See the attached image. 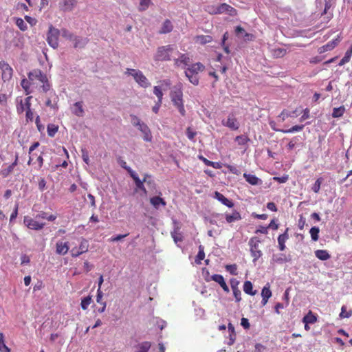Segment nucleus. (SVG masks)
<instances>
[{"instance_id": "obj_32", "label": "nucleus", "mask_w": 352, "mask_h": 352, "mask_svg": "<svg viewBox=\"0 0 352 352\" xmlns=\"http://www.w3.org/2000/svg\"><path fill=\"white\" fill-rule=\"evenodd\" d=\"M36 218L47 219L49 221H54L56 219L57 216L53 214L48 215L47 212L41 211L36 215Z\"/></svg>"}, {"instance_id": "obj_57", "label": "nucleus", "mask_w": 352, "mask_h": 352, "mask_svg": "<svg viewBox=\"0 0 352 352\" xmlns=\"http://www.w3.org/2000/svg\"><path fill=\"white\" fill-rule=\"evenodd\" d=\"M320 185H321V180H320V179H318L315 182L314 184L312 186V188H311L312 190L316 193L318 192L320 189Z\"/></svg>"}, {"instance_id": "obj_9", "label": "nucleus", "mask_w": 352, "mask_h": 352, "mask_svg": "<svg viewBox=\"0 0 352 352\" xmlns=\"http://www.w3.org/2000/svg\"><path fill=\"white\" fill-rule=\"evenodd\" d=\"M0 68L2 70V80L8 82L11 80L13 74L12 68L4 61L0 62Z\"/></svg>"}, {"instance_id": "obj_16", "label": "nucleus", "mask_w": 352, "mask_h": 352, "mask_svg": "<svg viewBox=\"0 0 352 352\" xmlns=\"http://www.w3.org/2000/svg\"><path fill=\"white\" fill-rule=\"evenodd\" d=\"M138 127V129L144 135V140L146 142H151L152 140V135L148 126L144 122H142Z\"/></svg>"}, {"instance_id": "obj_26", "label": "nucleus", "mask_w": 352, "mask_h": 352, "mask_svg": "<svg viewBox=\"0 0 352 352\" xmlns=\"http://www.w3.org/2000/svg\"><path fill=\"white\" fill-rule=\"evenodd\" d=\"M72 113L78 117L83 116L84 109L82 107V102H76L74 103Z\"/></svg>"}, {"instance_id": "obj_14", "label": "nucleus", "mask_w": 352, "mask_h": 352, "mask_svg": "<svg viewBox=\"0 0 352 352\" xmlns=\"http://www.w3.org/2000/svg\"><path fill=\"white\" fill-rule=\"evenodd\" d=\"M340 41V38L339 36H338L336 38L332 40L331 41H329L326 45L320 47L318 49L319 53H323L327 51H330L333 50Z\"/></svg>"}, {"instance_id": "obj_60", "label": "nucleus", "mask_w": 352, "mask_h": 352, "mask_svg": "<svg viewBox=\"0 0 352 352\" xmlns=\"http://www.w3.org/2000/svg\"><path fill=\"white\" fill-rule=\"evenodd\" d=\"M38 187L40 191H43L46 187V181L44 178H41L38 182Z\"/></svg>"}, {"instance_id": "obj_42", "label": "nucleus", "mask_w": 352, "mask_h": 352, "mask_svg": "<svg viewBox=\"0 0 352 352\" xmlns=\"http://www.w3.org/2000/svg\"><path fill=\"white\" fill-rule=\"evenodd\" d=\"M0 351L10 352V349L6 346L5 343L4 336L1 332H0Z\"/></svg>"}, {"instance_id": "obj_28", "label": "nucleus", "mask_w": 352, "mask_h": 352, "mask_svg": "<svg viewBox=\"0 0 352 352\" xmlns=\"http://www.w3.org/2000/svg\"><path fill=\"white\" fill-rule=\"evenodd\" d=\"M195 41L198 43L204 45L210 43L212 41V38L209 35H198L195 36Z\"/></svg>"}, {"instance_id": "obj_5", "label": "nucleus", "mask_w": 352, "mask_h": 352, "mask_svg": "<svg viewBox=\"0 0 352 352\" xmlns=\"http://www.w3.org/2000/svg\"><path fill=\"white\" fill-rule=\"evenodd\" d=\"M60 32L58 29L50 25L47 33V42L54 49L58 47V40Z\"/></svg>"}, {"instance_id": "obj_47", "label": "nucleus", "mask_w": 352, "mask_h": 352, "mask_svg": "<svg viewBox=\"0 0 352 352\" xmlns=\"http://www.w3.org/2000/svg\"><path fill=\"white\" fill-rule=\"evenodd\" d=\"M61 34H62V36L63 38H65L67 40H69L71 41H72L73 38L76 36L74 34H72V32H70L69 30H67V29H62Z\"/></svg>"}, {"instance_id": "obj_62", "label": "nucleus", "mask_w": 352, "mask_h": 352, "mask_svg": "<svg viewBox=\"0 0 352 352\" xmlns=\"http://www.w3.org/2000/svg\"><path fill=\"white\" fill-rule=\"evenodd\" d=\"M129 235V233H126L125 234H118L116 236H113L111 237V239H109V241L111 242H116V241H118L124 238H125L126 236H127Z\"/></svg>"}, {"instance_id": "obj_56", "label": "nucleus", "mask_w": 352, "mask_h": 352, "mask_svg": "<svg viewBox=\"0 0 352 352\" xmlns=\"http://www.w3.org/2000/svg\"><path fill=\"white\" fill-rule=\"evenodd\" d=\"M226 167L228 169V170L234 174V175H239L241 173L239 171V170L236 167V166H232V165H230V164H226Z\"/></svg>"}, {"instance_id": "obj_23", "label": "nucleus", "mask_w": 352, "mask_h": 352, "mask_svg": "<svg viewBox=\"0 0 352 352\" xmlns=\"http://www.w3.org/2000/svg\"><path fill=\"white\" fill-rule=\"evenodd\" d=\"M34 84V81H30V80L28 79H23L21 82V85L24 89L26 95H28L32 92V90L31 89V86Z\"/></svg>"}, {"instance_id": "obj_59", "label": "nucleus", "mask_w": 352, "mask_h": 352, "mask_svg": "<svg viewBox=\"0 0 352 352\" xmlns=\"http://www.w3.org/2000/svg\"><path fill=\"white\" fill-rule=\"evenodd\" d=\"M102 297L103 293L102 290L100 288H98L97 290L96 302L100 305H102V302H105L104 301L102 300Z\"/></svg>"}, {"instance_id": "obj_21", "label": "nucleus", "mask_w": 352, "mask_h": 352, "mask_svg": "<svg viewBox=\"0 0 352 352\" xmlns=\"http://www.w3.org/2000/svg\"><path fill=\"white\" fill-rule=\"evenodd\" d=\"M150 203L155 209H158L160 205L164 207L166 206L165 200L160 196L151 197L150 199Z\"/></svg>"}, {"instance_id": "obj_37", "label": "nucleus", "mask_w": 352, "mask_h": 352, "mask_svg": "<svg viewBox=\"0 0 352 352\" xmlns=\"http://www.w3.org/2000/svg\"><path fill=\"white\" fill-rule=\"evenodd\" d=\"M205 258L204 247L201 245L199 246V252L195 258L197 264H201L202 260Z\"/></svg>"}, {"instance_id": "obj_52", "label": "nucleus", "mask_w": 352, "mask_h": 352, "mask_svg": "<svg viewBox=\"0 0 352 352\" xmlns=\"http://www.w3.org/2000/svg\"><path fill=\"white\" fill-rule=\"evenodd\" d=\"M351 314H352V311H347L346 307L344 305L342 307L341 312L340 314V318H349L351 316Z\"/></svg>"}, {"instance_id": "obj_48", "label": "nucleus", "mask_w": 352, "mask_h": 352, "mask_svg": "<svg viewBox=\"0 0 352 352\" xmlns=\"http://www.w3.org/2000/svg\"><path fill=\"white\" fill-rule=\"evenodd\" d=\"M286 241V232L280 234L278 238V243L280 250L285 249V242Z\"/></svg>"}, {"instance_id": "obj_45", "label": "nucleus", "mask_w": 352, "mask_h": 352, "mask_svg": "<svg viewBox=\"0 0 352 352\" xmlns=\"http://www.w3.org/2000/svg\"><path fill=\"white\" fill-rule=\"evenodd\" d=\"M91 297L88 296L82 299L81 300V303H80V305H81V308L83 309V310H86L89 305L91 304Z\"/></svg>"}, {"instance_id": "obj_15", "label": "nucleus", "mask_w": 352, "mask_h": 352, "mask_svg": "<svg viewBox=\"0 0 352 352\" xmlns=\"http://www.w3.org/2000/svg\"><path fill=\"white\" fill-rule=\"evenodd\" d=\"M174 63L177 67L187 66L190 63V58L186 54H181L178 58L174 60Z\"/></svg>"}, {"instance_id": "obj_1", "label": "nucleus", "mask_w": 352, "mask_h": 352, "mask_svg": "<svg viewBox=\"0 0 352 352\" xmlns=\"http://www.w3.org/2000/svg\"><path fill=\"white\" fill-rule=\"evenodd\" d=\"M28 76L30 81H38L41 85V89L43 92H47L50 89L51 85L48 78L41 70L34 69L28 73Z\"/></svg>"}, {"instance_id": "obj_50", "label": "nucleus", "mask_w": 352, "mask_h": 352, "mask_svg": "<svg viewBox=\"0 0 352 352\" xmlns=\"http://www.w3.org/2000/svg\"><path fill=\"white\" fill-rule=\"evenodd\" d=\"M16 25L22 31H25L28 28L26 23L24 22L23 19L21 18H17L16 19Z\"/></svg>"}, {"instance_id": "obj_55", "label": "nucleus", "mask_w": 352, "mask_h": 352, "mask_svg": "<svg viewBox=\"0 0 352 352\" xmlns=\"http://www.w3.org/2000/svg\"><path fill=\"white\" fill-rule=\"evenodd\" d=\"M131 123L135 126H139L140 124L142 122H141L140 119L135 115H131Z\"/></svg>"}, {"instance_id": "obj_2", "label": "nucleus", "mask_w": 352, "mask_h": 352, "mask_svg": "<svg viewBox=\"0 0 352 352\" xmlns=\"http://www.w3.org/2000/svg\"><path fill=\"white\" fill-rule=\"evenodd\" d=\"M170 96L173 104L177 107L179 113L182 116H184L186 111L183 101L182 85L180 83L174 87V89L171 91Z\"/></svg>"}, {"instance_id": "obj_22", "label": "nucleus", "mask_w": 352, "mask_h": 352, "mask_svg": "<svg viewBox=\"0 0 352 352\" xmlns=\"http://www.w3.org/2000/svg\"><path fill=\"white\" fill-rule=\"evenodd\" d=\"M262 300L261 304L265 306L269 298L272 296V292L270 289V287L265 286L261 291Z\"/></svg>"}, {"instance_id": "obj_44", "label": "nucleus", "mask_w": 352, "mask_h": 352, "mask_svg": "<svg viewBox=\"0 0 352 352\" xmlns=\"http://www.w3.org/2000/svg\"><path fill=\"white\" fill-rule=\"evenodd\" d=\"M58 127L55 124H50L47 125V133L50 137H54L58 131Z\"/></svg>"}, {"instance_id": "obj_34", "label": "nucleus", "mask_w": 352, "mask_h": 352, "mask_svg": "<svg viewBox=\"0 0 352 352\" xmlns=\"http://www.w3.org/2000/svg\"><path fill=\"white\" fill-rule=\"evenodd\" d=\"M74 43V47L75 48L78 47H84L85 44L87 43V41L85 39H82L81 37L75 36L72 40Z\"/></svg>"}, {"instance_id": "obj_19", "label": "nucleus", "mask_w": 352, "mask_h": 352, "mask_svg": "<svg viewBox=\"0 0 352 352\" xmlns=\"http://www.w3.org/2000/svg\"><path fill=\"white\" fill-rule=\"evenodd\" d=\"M252 242H253V240L251 239V241H250V245H251L250 252H251L252 256L254 258L253 261L255 262L256 260H258L262 256V253H261V251L260 250H258V245L256 243H254L253 245Z\"/></svg>"}, {"instance_id": "obj_41", "label": "nucleus", "mask_w": 352, "mask_h": 352, "mask_svg": "<svg viewBox=\"0 0 352 352\" xmlns=\"http://www.w3.org/2000/svg\"><path fill=\"white\" fill-rule=\"evenodd\" d=\"M310 234H311V239L314 241H317L318 240V238H319V232H320V229L318 227H316V226H314L312 227L311 229H310Z\"/></svg>"}, {"instance_id": "obj_6", "label": "nucleus", "mask_w": 352, "mask_h": 352, "mask_svg": "<svg viewBox=\"0 0 352 352\" xmlns=\"http://www.w3.org/2000/svg\"><path fill=\"white\" fill-rule=\"evenodd\" d=\"M23 223L29 229L34 230H41L45 225V223L39 222L29 216L24 217Z\"/></svg>"}, {"instance_id": "obj_43", "label": "nucleus", "mask_w": 352, "mask_h": 352, "mask_svg": "<svg viewBox=\"0 0 352 352\" xmlns=\"http://www.w3.org/2000/svg\"><path fill=\"white\" fill-rule=\"evenodd\" d=\"M153 94L157 96V101L162 102L164 94L160 86H155L153 87Z\"/></svg>"}, {"instance_id": "obj_24", "label": "nucleus", "mask_w": 352, "mask_h": 352, "mask_svg": "<svg viewBox=\"0 0 352 352\" xmlns=\"http://www.w3.org/2000/svg\"><path fill=\"white\" fill-rule=\"evenodd\" d=\"M173 29V25L169 19H166L162 24L161 30L159 31L160 34H167L170 32Z\"/></svg>"}, {"instance_id": "obj_54", "label": "nucleus", "mask_w": 352, "mask_h": 352, "mask_svg": "<svg viewBox=\"0 0 352 352\" xmlns=\"http://www.w3.org/2000/svg\"><path fill=\"white\" fill-rule=\"evenodd\" d=\"M335 0H324V10L322 14H327L328 10L333 5Z\"/></svg>"}, {"instance_id": "obj_53", "label": "nucleus", "mask_w": 352, "mask_h": 352, "mask_svg": "<svg viewBox=\"0 0 352 352\" xmlns=\"http://www.w3.org/2000/svg\"><path fill=\"white\" fill-rule=\"evenodd\" d=\"M135 185L138 188L143 191L144 193H146V190L144 186V182L143 180H140V178H135Z\"/></svg>"}, {"instance_id": "obj_11", "label": "nucleus", "mask_w": 352, "mask_h": 352, "mask_svg": "<svg viewBox=\"0 0 352 352\" xmlns=\"http://www.w3.org/2000/svg\"><path fill=\"white\" fill-rule=\"evenodd\" d=\"M222 124L234 131L239 128V124L234 115L229 116L227 120H223Z\"/></svg>"}, {"instance_id": "obj_13", "label": "nucleus", "mask_w": 352, "mask_h": 352, "mask_svg": "<svg viewBox=\"0 0 352 352\" xmlns=\"http://www.w3.org/2000/svg\"><path fill=\"white\" fill-rule=\"evenodd\" d=\"M235 34L237 37L243 38L245 41H252L254 38L253 34L246 32L240 25L236 27Z\"/></svg>"}, {"instance_id": "obj_20", "label": "nucleus", "mask_w": 352, "mask_h": 352, "mask_svg": "<svg viewBox=\"0 0 352 352\" xmlns=\"http://www.w3.org/2000/svg\"><path fill=\"white\" fill-rule=\"evenodd\" d=\"M56 252L60 255L66 254L69 250V246L67 242L63 243L58 241L56 244Z\"/></svg>"}, {"instance_id": "obj_51", "label": "nucleus", "mask_w": 352, "mask_h": 352, "mask_svg": "<svg viewBox=\"0 0 352 352\" xmlns=\"http://www.w3.org/2000/svg\"><path fill=\"white\" fill-rule=\"evenodd\" d=\"M13 170L14 168L12 166L9 165L6 168L1 170V175L3 177H7L12 173Z\"/></svg>"}, {"instance_id": "obj_17", "label": "nucleus", "mask_w": 352, "mask_h": 352, "mask_svg": "<svg viewBox=\"0 0 352 352\" xmlns=\"http://www.w3.org/2000/svg\"><path fill=\"white\" fill-rule=\"evenodd\" d=\"M214 197L220 201L222 204L228 206V208H232L234 206V204L231 200L228 199L223 195L217 191L214 192Z\"/></svg>"}, {"instance_id": "obj_25", "label": "nucleus", "mask_w": 352, "mask_h": 352, "mask_svg": "<svg viewBox=\"0 0 352 352\" xmlns=\"http://www.w3.org/2000/svg\"><path fill=\"white\" fill-rule=\"evenodd\" d=\"M241 219V214L236 211L234 210L232 214H226V220L228 223H230L236 221H239Z\"/></svg>"}, {"instance_id": "obj_33", "label": "nucleus", "mask_w": 352, "mask_h": 352, "mask_svg": "<svg viewBox=\"0 0 352 352\" xmlns=\"http://www.w3.org/2000/svg\"><path fill=\"white\" fill-rule=\"evenodd\" d=\"M351 56H352V45L350 47V48L349 50H346L344 57L340 60V63H338V65L342 66L344 64H346V63L349 62Z\"/></svg>"}, {"instance_id": "obj_38", "label": "nucleus", "mask_w": 352, "mask_h": 352, "mask_svg": "<svg viewBox=\"0 0 352 352\" xmlns=\"http://www.w3.org/2000/svg\"><path fill=\"white\" fill-rule=\"evenodd\" d=\"M171 236L175 242L182 241L183 240V236L179 231V227L174 229L173 232H171Z\"/></svg>"}, {"instance_id": "obj_40", "label": "nucleus", "mask_w": 352, "mask_h": 352, "mask_svg": "<svg viewBox=\"0 0 352 352\" xmlns=\"http://www.w3.org/2000/svg\"><path fill=\"white\" fill-rule=\"evenodd\" d=\"M344 111H345V108L344 106L334 108L333 109L332 117L333 118H340V117L342 116Z\"/></svg>"}, {"instance_id": "obj_49", "label": "nucleus", "mask_w": 352, "mask_h": 352, "mask_svg": "<svg viewBox=\"0 0 352 352\" xmlns=\"http://www.w3.org/2000/svg\"><path fill=\"white\" fill-rule=\"evenodd\" d=\"M151 4V0H140L139 10H146Z\"/></svg>"}, {"instance_id": "obj_58", "label": "nucleus", "mask_w": 352, "mask_h": 352, "mask_svg": "<svg viewBox=\"0 0 352 352\" xmlns=\"http://www.w3.org/2000/svg\"><path fill=\"white\" fill-rule=\"evenodd\" d=\"M197 135V133L192 131V129H190V127H188L187 129H186V135L188 137V138L190 140H193L195 137Z\"/></svg>"}, {"instance_id": "obj_46", "label": "nucleus", "mask_w": 352, "mask_h": 352, "mask_svg": "<svg viewBox=\"0 0 352 352\" xmlns=\"http://www.w3.org/2000/svg\"><path fill=\"white\" fill-rule=\"evenodd\" d=\"M186 74V76L188 78L189 81L193 84L194 85H197L199 84V77L197 76V75L196 74H191L190 73V74Z\"/></svg>"}, {"instance_id": "obj_36", "label": "nucleus", "mask_w": 352, "mask_h": 352, "mask_svg": "<svg viewBox=\"0 0 352 352\" xmlns=\"http://www.w3.org/2000/svg\"><path fill=\"white\" fill-rule=\"evenodd\" d=\"M238 284V282H236V285L233 284V281L231 282V287L233 292L234 296L236 299V302H239L241 300V292L238 289L236 285Z\"/></svg>"}, {"instance_id": "obj_18", "label": "nucleus", "mask_w": 352, "mask_h": 352, "mask_svg": "<svg viewBox=\"0 0 352 352\" xmlns=\"http://www.w3.org/2000/svg\"><path fill=\"white\" fill-rule=\"evenodd\" d=\"M212 280L219 283L224 292H229V288L225 282L224 278L221 274H214L211 276Z\"/></svg>"}, {"instance_id": "obj_27", "label": "nucleus", "mask_w": 352, "mask_h": 352, "mask_svg": "<svg viewBox=\"0 0 352 352\" xmlns=\"http://www.w3.org/2000/svg\"><path fill=\"white\" fill-rule=\"evenodd\" d=\"M151 346V343L150 342H142L135 346L137 350L135 352H148Z\"/></svg>"}, {"instance_id": "obj_64", "label": "nucleus", "mask_w": 352, "mask_h": 352, "mask_svg": "<svg viewBox=\"0 0 352 352\" xmlns=\"http://www.w3.org/2000/svg\"><path fill=\"white\" fill-rule=\"evenodd\" d=\"M226 269L228 271L230 272V274L233 275H236V265H230L226 266Z\"/></svg>"}, {"instance_id": "obj_8", "label": "nucleus", "mask_w": 352, "mask_h": 352, "mask_svg": "<svg viewBox=\"0 0 352 352\" xmlns=\"http://www.w3.org/2000/svg\"><path fill=\"white\" fill-rule=\"evenodd\" d=\"M228 13L229 15L232 16H234L237 14V10L233 7L230 6L227 3H221L218 6L215 10L212 12V14H222V13Z\"/></svg>"}, {"instance_id": "obj_31", "label": "nucleus", "mask_w": 352, "mask_h": 352, "mask_svg": "<svg viewBox=\"0 0 352 352\" xmlns=\"http://www.w3.org/2000/svg\"><path fill=\"white\" fill-rule=\"evenodd\" d=\"M243 177L245 180L252 185H257L261 180L254 175L244 173Z\"/></svg>"}, {"instance_id": "obj_7", "label": "nucleus", "mask_w": 352, "mask_h": 352, "mask_svg": "<svg viewBox=\"0 0 352 352\" xmlns=\"http://www.w3.org/2000/svg\"><path fill=\"white\" fill-rule=\"evenodd\" d=\"M89 250V242L87 239L82 238L79 248H73L71 250L72 257H78L83 253H85Z\"/></svg>"}, {"instance_id": "obj_30", "label": "nucleus", "mask_w": 352, "mask_h": 352, "mask_svg": "<svg viewBox=\"0 0 352 352\" xmlns=\"http://www.w3.org/2000/svg\"><path fill=\"white\" fill-rule=\"evenodd\" d=\"M315 255L321 261H327L331 257L329 252L324 250H318L315 251Z\"/></svg>"}, {"instance_id": "obj_39", "label": "nucleus", "mask_w": 352, "mask_h": 352, "mask_svg": "<svg viewBox=\"0 0 352 352\" xmlns=\"http://www.w3.org/2000/svg\"><path fill=\"white\" fill-rule=\"evenodd\" d=\"M250 140L249 138L245 135H238L235 138V141L237 144L242 146L247 144Z\"/></svg>"}, {"instance_id": "obj_10", "label": "nucleus", "mask_w": 352, "mask_h": 352, "mask_svg": "<svg viewBox=\"0 0 352 352\" xmlns=\"http://www.w3.org/2000/svg\"><path fill=\"white\" fill-rule=\"evenodd\" d=\"M78 0H60L59 8L63 12H71L76 6Z\"/></svg>"}, {"instance_id": "obj_61", "label": "nucleus", "mask_w": 352, "mask_h": 352, "mask_svg": "<svg viewBox=\"0 0 352 352\" xmlns=\"http://www.w3.org/2000/svg\"><path fill=\"white\" fill-rule=\"evenodd\" d=\"M304 125H296L287 129V133H294L302 130Z\"/></svg>"}, {"instance_id": "obj_3", "label": "nucleus", "mask_w": 352, "mask_h": 352, "mask_svg": "<svg viewBox=\"0 0 352 352\" xmlns=\"http://www.w3.org/2000/svg\"><path fill=\"white\" fill-rule=\"evenodd\" d=\"M125 74L127 75L132 76L135 80V82L140 86L144 88L148 87L151 85L147 78L144 75V74L138 69H129L127 68Z\"/></svg>"}, {"instance_id": "obj_63", "label": "nucleus", "mask_w": 352, "mask_h": 352, "mask_svg": "<svg viewBox=\"0 0 352 352\" xmlns=\"http://www.w3.org/2000/svg\"><path fill=\"white\" fill-rule=\"evenodd\" d=\"M124 168L127 170L129 173L130 176L133 178L134 182H135V178H139L138 175L129 166H124Z\"/></svg>"}, {"instance_id": "obj_35", "label": "nucleus", "mask_w": 352, "mask_h": 352, "mask_svg": "<svg viewBox=\"0 0 352 352\" xmlns=\"http://www.w3.org/2000/svg\"><path fill=\"white\" fill-rule=\"evenodd\" d=\"M317 320V318L314 316L311 311H309L307 315H305L302 318L303 323L307 324H314Z\"/></svg>"}, {"instance_id": "obj_12", "label": "nucleus", "mask_w": 352, "mask_h": 352, "mask_svg": "<svg viewBox=\"0 0 352 352\" xmlns=\"http://www.w3.org/2000/svg\"><path fill=\"white\" fill-rule=\"evenodd\" d=\"M205 66L200 62L192 64L190 65L187 69L185 71V74L190 73L197 75L199 72H201L204 70Z\"/></svg>"}, {"instance_id": "obj_4", "label": "nucleus", "mask_w": 352, "mask_h": 352, "mask_svg": "<svg viewBox=\"0 0 352 352\" xmlns=\"http://www.w3.org/2000/svg\"><path fill=\"white\" fill-rule=\"evenodd\" d=\"M173 46L170 45L159 47L154 56V60L155 61L170 60V54L173 52Z\"/></svg>"}, {"instance_id": "obj_29", "label": "nucleus", "mask_w": 352, "mask_h": 352, "mask_svg": "<svg viewBox=\"0 0 352 352\" xmlns=\"http://www.w3.org/2000/svg\"><path fill=\"white\" fill-rule=\"evenodd\" d=\"M243 291L245 294L250 296H254L256 294V290H253L252 283L250 280H246L243 285Z\"/></svg>"}]
</instances>
